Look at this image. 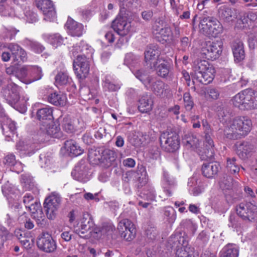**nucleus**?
Returning <instances> with one entry per match:
<instances>
[{"label":"nucleus","mask_w":257,"mask_h":257,"mask_svg":"<svg viewBox=\"0 0 257 257\" xmlns=\"http://www.w3.org/2000/svg\"><path fill=\"white\" fill-rule=\"evenodd\" d=\"M20 87L13 82L10 83L6 87L3 88L2 93L4 98L11 105H23L24 111L26 109L25 103L27 100H20Z\"/></svg>","instance_id":"7ed1b4c3"},{"label":"nucleus","mask_w":257,"mask_h":257,"mask_svg":"<svg viewBox=\"0 0 257 257\" xmlns=\"http://www.w3.org/2000/svg\"><path fill=\"white\" fill-rule=\"evenodd\" d=\"M222 51V45L221 42H208L202 48L201 54L207 59L214 60L220 56Z\"/></svg>","instance_id":"9d476101"},{"label":"nucleus","mask_w":257,"mask_h":257,"mask_svg":"<svg viewBox=\"0 0 257 257\" xmlns=\"http://www.w3.org/2000/svg\"><path fill=\"white\" fill-rule=\"evenodd\" d=\"M219 169L220 165L216 162L204 163L202 166V173L205 177L212 178L217 174Z\"/></svg>","instance_id":"b1692460"},{"label":"nucleus","mask_w":257,"mask_h":257,"mask_svg":"<svg viewBox=\"0 0 257 257\" xmlns=\"http://www.w3.org/2000/svg\"><path fill=\"white\" fill-rule=\"evenodd\" d=\"M135 75L147 87L153 80V77L149 76L145 71L142 69L136 71Z\"/></svg>","instance_id":"a19ab883"},{"label":"nucleus","mask_w":257,"mask_h":257,"mask_svg":"<svg viewBox=\"0 0 257 257\" xmlns=\"http://www.w3.org/2000/svg\"><path fill=\"white\" fill-rule=\"evenodd\" d=\"M68 33L73 37L81 36L84 30V27L81 23H78L71 18H68L65 25Z\"/></svg>","instance_id":"393cba45"},{"label":"nucleus","mask_w":257,"mask_h":257,"mask_svg":"<svg viewBox=\"0 0 257 257\" xmlns=\"http://www.w3.org/2000/svg\"><path fill=\"white\" fill-rule=\"evenodd\" d=\"M160 142L162 148L167 152H174L179 148V136L174 132L163 133L160 137Z\"/></svg>","instance_id":"423d86ee"},{"label":"nucleus","mask_w":257,"mask_h":257,"mask_svg":"<svg viewBox=\"0 0 257 257\" xmlns=\"http://www.w3.org/2000/svg\"><path fill=\"white\" fill-rule=\"evenodd\" d=\"M88 164L84 160L80 161L71 172L72 176L79 181H86L88 175Z\"/></svg>","instance_id":"5701e85b"},{"label":"nucleus","mask_w":257,"mask_h":257,"mask_svg":"<svg viewBox=\"0 0 257 257\" xmlns=\"http://www.w3.org/2000/svg\"><path fill=\"white\" fill-rule=\"evenodd\" d=\"M48 101L56 106H63L66 101L65 95L56 92L51 93L48 97Z\"/></svg>","instance_id":"4c0bfd02"},{"label":"nucleus","mask_w":257,"mask_h":257,"mask_svg":"<svg viewBox=\"0 0 257 257\" xmlns=\"http://www.w3.org/2000/svg\"><path fill=\"white\" fill-rule=\"evenodd\" d=\"M71 80L68 74L64 72H59L55 76V84L57 86L65 85Z\"/></svg>","instance_id":"c03bdc74"},{"label":"nucleus","mask_w":257,"mask_h":257,"mask_svg":"<svg viewBox=\"0 0 257 257\" xmlns=\"http://www.w3.org/2000/svg\"><path fill=\"white\" fill-rule=\"evenodd\" d=\"M80 53L81 55H78L77 56H87L89 55H91L92 54V49L90 46H88L86 43L83 41L80 42Z\"/></svg>","instance_id":"4d7b16f0"},{"label":"nucleus","mask_w":257,"mask_h":257,"mask_svg":"<svg viewBox=\"0 0 257 257\" xmlns=\"http://www.w3.org/2000/svg\"><path fill=\"white\" fill-rule=\"evenodd\" d=\"M112 28L120 36L127 35L131 31V25L127 21V17L118 15L112 23Z\"/></svg>","instance_id":"4468645a"},{"label":"nucleus","mask_w":257,"mask_h":257,"mask_svg":"<svg viewBox=\"0 0 257 257\" xmlns=\"http://www.w3.org/2000/svg\"><path fill=\"white\" fill-rule=\"evenodd\" d=\"M117 229L121 238L127 241L134 239L136 236V230L134 223L128 219L119 221Z\"/></svg>","instance_id":"9b49d317"},{"label":"nucleus","mask_w":257,"mask_h":257,"mask_svg":"<svg viewBox=\"0 0 257 257\" xmlns=\"http://www.w3.org/2000/svg\"><path fill=\"white\" fill-rule=\"evenodd\" d=\"M200 31L209 37H216L222 33L223 27L220 23L212 17L204 18L199 25Z\"/></svg>","instance_id":"20e7f679"},{"label":"nucleus","mask_w":257,"mask_h":257,"mask_svg":"<svg viewBox=\"0 0 257 257\" xmlns=\"http://www.w3.org/2000/svg\"><path fill=\"white\" fill-rule=\"evenodd\" d=\"M64 147L73 156H77L83 153V150L74 140L66 141L64 143Z\"/></svg>","instance_id":"f704fd0d"},{"label":"nucleus","mask_w":257,"mask_h":257,"mask_svg":"<svg viewBox=\"0 0 257 257\" xmlns=\"http://www.w3.org/2000/svg\"><path fill=\"white\" fill-rule=\"evenodd\" d=\"M198 143V139L191 133H187L182 138V143L188 149L197 148Z\"/></svg>","instance_id":"e433bc0d"},{"label":"nucleus","mask_w":257,"mask_h":257,"mask_svg":"<svg viewBox=\"0 0 257 257\" xmlns=\"http://www.w3.org/2000/svg\"><path fill=\"white\" fill-rule=\"evenodd\" d=\"M61 202V198L58 194L52 193L45 199L44 207L48 219L52 220L56 217Z\"/></svg>","instance_id":"6e6552de"},{"label":"nucleus","mask_w":257,"mask_h":257,"mask_svg":"<svg viewBox=\"0 0 257 257\" xmlns=\"http://www.w3.org/2000/svg\"><path fill=\"white\" fill-rule=\"evenodd\" d=\"M163 181L164 182L163 186L164 192L168 196H172L173 189L176 185L174 178L171 177L167 172L164 171Z\"/></svg>","instance_id":"7c9ffc66"},{"label":"nucleus","mask_w":257,"mask_h":257,"mask_svg":"<svg viewBox=\"0 0 257 257\" xmlns=\"http://www.w3.org/2000/svg\"><path fill=\"white\" fill-rule=\"evenodd\" d=\"M244 191L247 197L252 198L253 199V201L254 200L257 201V188L255 189L254 192L252 188L249 187L248 186H245L244 188Z\"/></svg>","instance_id":"338daca9"},{"label":"nucleus","mask_w":257,"mask_h":257,"mask_svg":"<svg viewBox=\"0 0 257 257\" xmlns=\"http://www.w3.org/2000/svg\"><path fill=\"white\" fill-rule=\"evenodd\" d=\"M144 54L146 65L151 69L163 59L160 56V51L157 45L148 46Z\"/></svg>","instance_id":"f8f14e48"},{"label":"nucleus","mask_w":257,"mask_h":257,"mask_svg":"<svg viewBox=\"0 0 257 257\" xmlns=\"http://www.w3.org/2000/svg\"><path fill=\"white\" fill-rule=\"evenodd\" d=\"M23 203L25 205L26 208L29 209V207L31 206L32 204L39 202L34 200V198L32 194L27 193L23 197Z\"/></svg>","instance_id":"052dcab7"},{"label":"nucleus","mask_w":257,"mask_h":257,"mask_svg":"<svg viewBox=\"0 0 257 257\" xmlns=\"http://www.w3.org/2000/svg\"><path fill=\"white\" fill-rule=\"evenodd\" d=\"M4 48L8 49L11 52L14 60L18 62L20 60L23 62L27 60L28 56L26 51L17 43H6L4 45Z\"/></svg>","instance_id":"a211bd4d"},{"label":"nucleus","mask_w":257,"mask_h":257,"mask_svg":"<svg viewBox=\"0 0 257 257\" xmlns=\"http://www.w3.org/2000/svg\"><path fill=\"white\" fill-rule=\"evenodd\" d=\"M102 155L100 158L98 157L97 159L103 162H106V165L110 166L112 163L115 160L116 154L109 149H105L102 151Z\"/></svg>","instance_id":"58836bf2"},{"label":"nucleus","mask_w":257,"mask_h":257,"mask_svg":"<svg viewBox=\"0 0 257 257\" xmlns=\"http://www.w3.org/2000/svg\"><path fill=\"white\" fill-rule=\"evenodd\" d=\"M94 223L91 216L89 214L84 215L81 221L80 227L77 229L76 231L80 236H82L90 231Z\"/></svg>","instance_id":"c756f323"},{"label":"nucleus","mask_w":257,"mask_h":257,"mask_svg":"<svg viewBox=\"0 0 257 257\" xmlns=\"http://www.w3.org/2000/svg\"><path fill=\"white\" fill-rule=\"evenodd\" d=\"M254 148V146L250 143L243 142L237 147V154L240 159L245 160L250 156Z\"/></svg>","instance_id":"c85d7f7f"},{"label":"nucleus","mask_w":257,"mask_h":257,"mask_svg":"<svg viewBox=\"0 0 257 257\" xmlns=\"http://www.w3.org/2000/svg\"><path fill=\"white\" fill-rule=\"evenodd\" d=\"M239 11L235 8L226 7H220L218 10V15L220 19L225 22H230L237 19Z\"/></svg>","instance_id":"412c9836"},{"label":"nucleus","mask_w":257,"mask_h":257,"mask_svg":"<svg viewBox=\"0 0 257 257\" xmlns=\"http://www.w3.org/2000/svg\"><path fill=\"white\" fill-rule=\"evenodd\" d=\"M30 70H32V79L30 80L31 83L36 80H40L42 77L41 69L38 66H31Z\"/></svg>","instance_id":"5fc2aeb1"},{"label":"nucleus","mask_w":257,"mask_h":257,"mask_svg":"<svg viewBox=\"0 0 257 257\" xmlns=\"http://www.w3.org/2000/svg\"><path fill=\"white\" fill-rule=\"evenodd\" d=\"M12 209L13 210L12 213L14 216H17V219L21 221V217L26 214L22 206L20 204L16 203L13 206Z\"/></svg>","instance_id":"864d4df0"},{"label":"nucleus","mask_w":257,"mask_h":257,"mask_svg":"<svg viewBox=\"0 0 257 257\" xmlns=\"http://www.w3.org/2000/svg\"><path fill=\"white\" fill-rule=\"evenodd\" d=\"M148 87H150L156 95L161 96L164 91L165 84L162 81L153 77L152 81Z\"/></svg>","instance_id":"c9c22d12"},{"label":"nucleus","mask_w":257,"mask_h":257,"mask_svg":"<svg viewBox=\"0 0 257 257\" xmlns=\"http://www.w3.org/2000/svg\"><path fill=\"white\" fill-rule=\"evenodd\" d=\"M37 117L41 121L40 124L44 121H46L47 123L51 121V120L53 118L52 108L46 106L38 109L37 112Z\"/></svg>","instance_id":"473e14b6"},{"label":"nucleus","mask_w":257,"mask_h":257,"mask_svg":"<svg viewBox=\"0 0 257 257\" xmlns=\"http://www.w3.org/2000/svg\"><path fill=\"white\" fill-rule=\"evenodd\" d=\"M38 135L41 139V141H45L49 137L60 139L62 137V133L59 126L54 122L47 123L46 121L42 122L39 124Z\"/></svg>","instance_id":"0eeeda50"},{"label":"nucleus","mask_w":257,"mask_h":257,"mask_svg":"<svg viewBox=\"0 0 257 257\" xmlns=\"http://www.w3.org/2000/svg\"><path fill=\"white\" fill-rule=\"evenodd\" d=\"M38 247L42 250L51 252L56 249V244L51 235L48 232H42L38 237Z\"/></svg>","instance_id":"ddd939ff"},{"label":"nucleus","mask_w":257,"mask_h":257,"mask_svg":"<svg viewBox=\"0 0 257 257\" xmlns=\"http://www.w3.org/2000/svg\"><path fill=\"white\" fill-rule=\"evenodd\" d=\"M60 124L64 131L68 133L72 134L76 131V126L71 117L69 115H65L59 118Z\"/></svg>","instance_id":"2f4dec72"},{"label":"nucleus","mask_w":257,"mask_h":257,"mask_svg":"<svg viewBox=\"0 0 257 257\" xmlns=\"http://www.w3.org/2000/svg\"><path fill=\"white\" fill-rule=\"evenodd\" d=\"M177 257H197L198 255L195 254L192 249L190 248L178 249L176 253Z\"/></svg>","instance_id":"3c124183"},{"label":"nucleus","mask_w":257,"mask_h":257,"mask_svg":"<svg viewBox=\"0 0 257 257\" xmlns=\"http://www.w3.org/2000/svg\"><path fill=\"white\" fill-rule=\"evenodd\" d=\"M238 246L233 243H228L226 245L221 251L220 257H238Z\"/></svg>","instance_id":"72a5a7b5"},{"label":"nucleus","mask_w":257,"mask_h":257,"mask_svg":"<svg viewBox=\"0 0 257 257\" xmlns=\"http://www.w3.org/2000/svg\"><path fill=\"white\" fill-rule=\"evenodd\" d=\"M138 0H119V5L121 12L126 11L131 12L134 8L137 7Z\"/></svg>","instance_id":"79ce46f5"},{"label":"nucleus","mask_w":257,"mask_h":257,"mask_svg":"<svg viewBox=\"0 0 257 257\" xmlns=\"http://www.w3.org/2000/svg\"><path fill=\"white\" fill-rule=\"evenodd\" d=\"M164 215L168 218L169 222H173L176 218L175 210L171 207H165Z\"/></svg>","instance_id":"bf43d9fd"},{"label":"nucleus","mask_w":257,"mask_h":257,"mask_svg":"<svg viewBox=\"0 0 257 257\" xmlns=\"http://www.w3.org/2000/svg\"><path fill=\"white\" fill-rule=\"evenodd\" d=\"M146 235L150 239H154L157 235V231L154 227H149L146 230Z\"/></svg>","instance_id":"774afa93"},{"label":"nucleus","mask_w":257,"mask_h":257,"mask_svg":"<svg viewBox=\"0 0 257 257\" xmlns=\"http://www.w3.org/2000/svg\"><path fill=\"white\" fill-rule=\"evenodd\" d=\"M26 44L30 48L37 53H42L45 49V48L40 43L38 42L27 39L26 40Z\"/></svg>","instance_id":"de8ad7c7"},{"label":"nucleus","mask_w":257,"mask_h":257,"mask_svg":"<svg viewBox=\"0 0 257 257\" xmlns=\"http://www.w3.org/2000/svg\"><path fill=\"white\" fill-rule=\"evenodd\" d=\"M115 230L114 226L111 223H104L101 227H95L92 235L97 239L112 237Z\"/></svg>","instance_id":"aec40b11"},{"label":"nucleus","mask_w":257,"mask_h":257,"mask_svg":"<svg viewBox=\"0 0 257 257\" xmlns=\"http://www.w3.org/2000/svg\"><path fill=\"white\" fill-rule=\"evenodd\" d=\"M184 107L186 111H190L194 107V103L189 92H186L183 95Z\"/></svg>","instance_id":"603ef678"},{"label":"nucleus","mask_w":257,"mask_h":257,"mask_svg":"<svg viewBox=\"0 0 257 257\" xmlns=\"http://www.w3.org/2000/svg\"><path fill=\"white\" fill-rule=\"evenodd\" d=\"M21 183L26 190L30 189L34 186L33 177L28 174L21 175Z\"/></svg>","instance_id":"09e8293b"},{"label":"nucleus","mask_w":257,"mask_h":257,"mask_svg":"<svg viewBox=\"0 0 257 257\" xmlns=\"http://www.w3.org/2000/svg\"><path fill=\"white\" fill-rule=\"evenodd\" d=\"M194 78L199 82L207 85L212 81L215 72L214 68L205 60L198 61L194 66Z\"/></svg>","instance_id":"f03ea898"},{"label":"nucleus","mask_w":257,"mask_h":257,"mask_svg":"<svg viewBox=\"0 0 257 257\" xmlns=\"http://www.w3.org/2000/svg\"><path fill=\"white\" fill-rule=\"evenodd\" d=\"M29 210L31 212V217L35 220L38 226L43 228L47 225V220L45 218L40 203L32 204L29 207Z\"/></svg>","instance_id":"6ab92c4d"},{"label":"nucleus","mask_w":257,"mask_h":257,"mask_svg":"<svg viewBox=\"0 0 257 257\" xmlns=\"http://www.w3.org/2000/svg\"><path fill=\"white\" fill-rule=\"evenodd\" d=\"M30 66H24L20 68L17 67L15 77L17 78L20 81L25 83L29 84L31 83L29 80L27 79V77L28 74V71L30 70Z\"/></svg>","instance_id":"ea45409f"},{"label":"nucleus","mask_w":257,"mask_h":257,"mask_svg":"<svg viewBox=\"0 0 257 257\" xmlns=\"http://www.w3.org/2000/svg\"><path fill=\"white\" fill-rule=\"evenodd\" d=\"M231 47L235 61L239 62L244 59V46L241 41L239 39L234 40L231 44Z\"/></svg>","instance_id":"a878e982"},{"label":"nucleus","mask_w":257,"mask_h":257,"mask_svg":"<svg viewBox=\"0 0 257 257\" xmlns=\"http://www.w3.org/2000/svg\"><path fill=\"white\" fill-rule=\"evenodd\" d=\"M229 222V226L236 229L237 231H240L242 227V223L240 218L234 215L230 216Z\"/></svg>","instance_id":"8fccbe9b"},{"label":"nucleus","mask_w":257,"mask_h":257,"mask_svg":"<svg viewBox=\"0 0 257 257\" xmlns=\"http://www.w3.org/2000/svg\"><path fill=\"white\" fill-rule=\"evenodd\" d=\"M160 62H158L152 69L159 77L166 79L171 80L173 77V72L171 64L167 60L162 59Z\"/></svg>","instance_id":"2eb2a0df"},{"label":"nucleus","mask_w":257,"mask_h":257,"mask_svg":"<svg viewBox=\"0 0 257 257\" xmlns=\"http://www.w3.org/2000/svg\"><path fill=\"white\" fill-rule=\"evenodd\" d=\"M104 87L107 89L109 91H115L120 88L118 84H115L112 83L108 79L106 78L104 81Z\"/></svg>","instance_id":"680f3d73"},{"label":"nucleus","mask_w":257,"mask_h":257,"mask_svg":"<svg viewBox=\"0 0 257 257\" xmlns=\"http://www.w3.org/2000/svg\"><path fill=\"white\" fill-rule=\"evenodd\" d=\"M144 197H146L148 200H154L155 198V193L154 188L148 187L144 189L142 193Z\"/></svg>","instance_id":"e2e57ef3"},{"label":"nucleus","mask_w":257,"mask_h":257,"mask_svg":"<svg viewBox=\"0 0 257 257\" xmlns=\"http://www.w3.org/2000/svg\"><path fill=\"white\" fill-rule=\"evenodd\" d=\"M237 214L242 220L250 222L257 219V206L251 202H242L236 207Z\"/></svg>","instance_id":"39448f33"},{"label":"nucleus","mask_w":257,"mask_h":257,"mask_svg":"<svg viewBox=\"0 0 257 257\" xmlns=\"http://www.w3.org/2000/svg\"><path fill=\"white\" fill-rule=\"evenodd\" d=\"M226 168L230 173L236 174L238 173L240 168L239 165L236 163L235 158H228L227 159Z\"/></svg>","instance_id":"49530a36"},{"label":"nucleus","mask_w":257,"mask_h":257,"mask_svg":"<svg viewBox=\"0 0 257 257\" xmlns=\"http://www.w3.org/2000/svg\"><path fill=\"white\" fill-rule=\"evenodd\" d=\"M219 184L220 188L223 190H231L234 187L233 179L230 176L227 175L223 177Z\"/></svg>","instance_id":"a18cd8bd"},{"label":"nucleus","mask_w":257,"mask_h":257,"mask_svg":"<svg viewBox=\"0 0 257 257\" xmlns=\"http://www.w3.org/2000/svg\"><path fill=\"white\" fill-rule=\"evenodd\" d=\"M1 128L3 134L6 137L11 138V136L10 134H8V132L7 129H9L10 133L14 135L16 130V125L14 122L12 121L11 120L7 119L6 123L2 124Z\"/></svg>","instance_id":"37998d69"},{"label":"nucleus","mask_w":257,"mask_h":257,"mask_svg":"<svg viewBox=\"0 0 257 257\" xmlns=\"http://www.w3.org/2000/svg\"><path fill=\"white\" fill-rule=\"evenodd\" d=\"M199 155L202 160L210 161L213 157V149L212 148H208L206 150L199 154Z\"/></svg>","instance_id":"69168bd1"},{"label":"nucleus","mask_w":257,"mask_h":257,"mask_svg":"<svg viewBox=\"0 0 257 257\" xmlns=\"http://www.w3.org/2000/svg\"><path fill=\"white\" fill-rule=\"evenodd\" d=\"M19 32V30L13 27L6 28L5 29L4 33L5 37L9 38L10 40L13 39L16 34Z\"/></svg>","instance_id":"0e129e2a"},{"label":"nucleus","mask_w":257,"mask_h":257,"mask_svg":"<svg viewBox=\"0 0 257 257\" xmlns=\"http://www.w3.org/2000/svg\"><path fill=\"white\" fill-rule=\"evenodd\" d=\"M48 39L50 43L56 47L62 44L63 42V38L59 34L50 35Z\"/></svg>","instance_id":"6e6d98bb"},{"label":"nucleus","mask_w":257,"mask_h":257,"mask_svg":"<svg viewBox=\"0 0 257 257\" xmlns=\"http://www.w3.org/2000/svg\"><path fill=\"white\" fill-rule=\"evenodd\" d=\"M249 89H245L236 94L232 99L234 106L240 109H249Z\"/></svg>","instance_id":"f3484780"},{"label":"nucleus","mask_w":257,"mask_h":257,"mask_svg":"<svg viewBox=\"0 0 257 257\" xmlns=\"http://www.w3.org/2000/svg\"><path fill=\"white\" fill-rule=\"evenodd\" d=\"M36 5L46 17L45 19L51 20L55 18L56 12L50 0H36Z\"/></svg>","instance_id":"4be33fe9"},{"label":"nucleus","mask_w":257,"mask_h":257,"mask_svg":"<svg viewBox=\"0 0 257 257\" xmlns=\"http://www.w3.org/2000/svg\"><path fill=\"white\" fill-rule=\"evenodd\" d=\"M139 102L138 109L141 112L147 113L152 109L153 101L151 95L148 94L142 95Z\"/></svg>","instance_id":"cd10ccee"},{"label":"nucleus","mask_w":257,"mask_h":257,"mask_svg":"<svg viewBox=\"0 0 257 257\" xmlns=\"http://www.w3.org/2000/svg\"><path fill=\"white\" fill-rule=\"evenodd\" d=\"M73 69L77 77L83 80L88 75L90 70V61L86 56H77V58L74 60Z\"/></svg>","instance_id":"1a4fd4ad"},{"label":"nucleus","mask_w":257,"mask_h":257,"mask_svg":"<svg viewBox=\"0 0 257 257\" xmlns=\"http://www.w3.org/2000/svg\"><path fill=\"white\" fill-rule=\"evenodd\" d=\"M17 150L29 156L34 154L39 149L38 144L33 143L31 140L20 141L16 145Z\"/></svg>","instance_id":"bb28decb"},{"label":"nucleus","mask_w":257,"mask_h":257,"mask_svg":"<svg viewBox=\"0 0 257 257\" xmlns=\"http://www.w3.org/2000/svg\"><path fill=\"white\" fill-rule=\"evenodd\" d=\"M251 127V120L247 117H234L224 124L223 137L231 140L240 139L248 134Z\"/></svg>","instance_id":"f257e3e1"},{"label":"nucleus","mask_w":257,"mask_h":257,"mask_svg":"<svg viewBox=\"0 0 257 257\" xmlns=\"http://www.w3.org/2000/svg\"><path fill=\"white\" fill-rule=\"evenodd\" d=\"M174 32L171 28L168 25H165L163 28L157 34L159 41L162 44L170 42L172 41L174 37L178 38L180 36V28L175 24H173Z\"/></svg>","instance_id":"dca6fc26"},{"label":"nucleus","mask_w":257,"mask_h":257,"mask_svg":"<svg viewBox=\"0 0 257 257\" xmlns=\"http://www.w3.org/2000/svg\"><path fill=\"white\" fill-rule=\"evenodd\" d=\"M249 109L257 108V91L249 89Z\"/></svg>","instance_id":"13d9d810"}]
</instances>
